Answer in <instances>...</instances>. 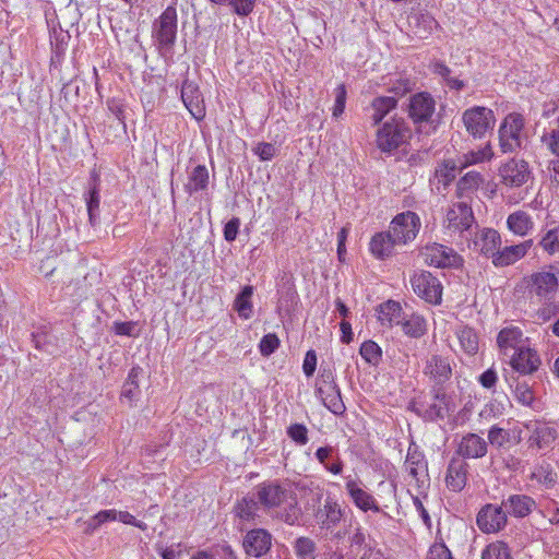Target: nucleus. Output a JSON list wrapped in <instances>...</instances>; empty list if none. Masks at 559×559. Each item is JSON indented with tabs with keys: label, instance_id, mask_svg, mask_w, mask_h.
<instances>
[{
	"label": "nucleus",
	"instance_id": "1",
	"mask_svg": "<svg viewBox=\"0 0 559 559\" xmlns=\"http://www.w3.org/2000/svg\"><path fill=\"white\" fill-rule=\"evenodd\" d=\"M525 289L531 298H535L540 307L535 312L536 320L547 322L559 313L556 296L559 292V269L548 265L523 277Z\"/></svg>",
	"mask_w": 559,
	"mask_h": 559
},
{
	"label": "nucleus",
	"instance_id": "2",
	"mask_svg": "<svg viewBox=\"0 0 559 559\" xmlns=\"http://www.w3.org/2000/svg\"><path fill=\"white\" fill-rule=\"evenodd\" d=\"M254 498L267 513L288 524H294L300 509L296 495L276 480L263 481L254 487Z\"/></svg>",
	"mask_w": 559,
	"mask_h": 559
},
{
	"label": "nucleus",
	"instance_id": "3",
	"mask_svg": "<svg viewBox=\"0 0 559 559\" xmlns=\"http://www.w3.org/2000/svg\"><path fill=\"white\" fill-rule=\"evenodd\" d=\"M412 131L402 118H392L377 130L376 145L383 153H392L405 144Z\"/></svg>",
	"mask_w": 559,
	"mask_h": 559
},
{
	"label": "nucleus",
	"instance_id": "4",
	"mask_svg": "<svg viewBox=\"0 0 559 559\" xmlns=\"http://www.w3.org/2000/svg\"><path fill=\"white\" fill-rule=\"evenodd\" d=\"M474 223L475 217L471 205L466 202H457L447 210L443 226L450 237H461Z\"/></svg>",
	"mask_w": 559,
	"mask_h": 559
},
{
	"label": "nucleus",
	"instance_id": "5",
	"mask_svg": "<svg viewBox=\"0 0 559 559\" xmlns=\"http://www.w3.org/2000/svg\"><path fill=\"white\" fill-rule=\"evenodd\" d=\"M524 118L519 112L509 114L499 127V147L502 153H513L521 147Z\"/></svg>",
	"mask_w": 559,
	"mask_h": 559
},
{
	"label": "nucleus",
	"instance_id": "6",
	"mask_svg": "<svg viewBox=\"0 0 559 559\" xmlns=\"http://www.w3.org/2000/svg\"><path fill=\"white\" fill-rule=\"evenodd\" d=\"M177 35V13L168 7L154 24V37L163 53L171 52Z\"/></svg>",
	"mask_w": 559,
	"mask_h": 559
},
{
	"label": "nucleus",
	"instance_id": "7",
	"mask_svg": "<svg viewBox=\"0 0 559 559\" xmlns=\"http://www.w3.org/2000/svg\"><path fill=\"white\" fill-rule=\"evenodd\" d=\"M466 131L474 138H481L493 128L495 115L489 108L475 106L466 109L462 117Z\"/></svg>",
	"mask_w": 559,
	"mask_h": 559
},
{
	"label": "nucleus",
	"instance_id": "8",
	"mask_svg": "<svg viewBox=\"0 0 559 559\" xmlns=\"http://www.w3.org/2000/svg\"><path fill=\"white\" fill-rule=\"evenodd\" d=\"M420 219L414 212L407 211L396 215L390 225V234L399 245H405L416 238Z\"/></svg>",
	"mask_w": 559,
	"mask_h": 559
},
{
	"label": "nucleus",
	"instance_id": "9",
	"mask_svg": "<svg viewBox=\"0 0 559 559\" xmlns=\"http://www.w3.org/2000/svg\"><path fill=\"white\" fill-rule=\"evenodd\" d=\"M411 284L414 293L431 305H439L442 300V285L440 281L429 272H420L413 275Z\"/></svg>",
	"mask_w": 559,
	"mask_h": 559
},
{
	"label": "nucleus",
	"instance_id": "10",
	"mask_svg": "<svg viewBox=\"0 0 559 559\" xmlns=\"http://www.w3.org/2000/svg\"><path fill=\"white\" fill-rule=\"evenodd\" d=\"M507 522L508 516L502 504L487 503L478 511L476 516L478 528L486 534H492L503 530Z\"/></svg>",
	"mask_w": 559,
	"mask_h": 559
},
{
	"label": "nucleus",
	"instance_id": "11",
	"mask_svg": "<svg viewBox=\"0 0 559 559\" xmlns=\"http://www.w3.org/2000/svg\"><path fill=\"white\" fill-rule=\"evenodd\" d=\"M421 255L427 264L436 267H459L463 262L454 249L440 243L426 246Z\"/></svg>",
	"mask_w": 559,
	"mask_h": 559
},
{
	"label": "nucleus",
	"instance_id": "12",
	"mask_svg": "<svg viewBox=\"0 0 559 559\" xmlns=\"http://www.w3.org/2000/svg\"><path fill=\"white\" fill-rule=\"evenodd\" d=\"M436 109V102L427 92L416 93L409 97L407 112L414 123L427 122Z\"/></svg>",
	"mask_w": 559,
	"mask_h": 559
},
{
	"label": "nucleus",
	"instance_id": "13",
	"mask_svg": "<svg viewBox=\"0 0 559 559\" xmlns=\"http://www.w3.org/2000/svg\"><path fill=\"white\" fill-rule=\"evenodd\" d=\"M181 99L191 116L201 121L205 117L203 95L195 82L186 79L181 86Z\"/></svg>",
	"mask_w": 559,
	"mask_h": 559
},
{
	"label": "nucleus",
	"instance_id": "14",
	"mask_svg": "<svg viewBox=\"0 0 559 559\" xmlns=\"http://www.w3.org/2000/svg\"><path fill=\"white\" fill-rule=\"evenodd\" d=\"M501 246L500 234L492 228H483L479 230L473 240L468 243V247L475 252L481 253L487 258L493 257Z\"/></svg>",
	"mask_w": 559,
	"mask_h": 559
},
{
	"label": "nucleus",
	"instance_id": "15",
	"mask_svg": "<svg viewBox=\"0 0 559 559\" xmlns=\"http://www.w3.org/2000/svg\"><path fill=\"white\" fill-rule=\"evenodd\" d=\"M530 174L528 164L523 159H510L499 168L502 182L509 187H521Z\"/></svg>",
	"mask_w": 559,
	"mask_h": 559
},
{
	"label": "nucleus",
	"instance_id": "16",
	"mask_svg": "<svg viewBox=\"0 0 559 559\" xmlns=\"http://www.w3.org/2000/svg\"><path fill=\"white\" fill-rule=\"evenodd\" d=\"M533 245V239H527L516 245L506 246L502 249L498 248L491 262L496 267L513 265L527 254Z\"/></svg>",
	"mask_w": 559,
	"mask_h": 559
},
{
	"label": "nucleus",
	"instance_id": "17",
	"mask_svg": "<svg viewBox=\"0 0 559 559\" xmlns=\"http://www.w3.org/2000/svg\"><path fill=\"white\" fill-rule=\"evenodd\" d=\"M468 463L461 457H452L449 462L445 475L447 487L454 491H462L468 479Z\"/></svg>",
	"mask_w": 559,
	"mask_h": 559
},
{
	"label": "nucleus",
	"instance_id": "18",
	"mask_svg": "<svg viewBox=\"0 0 559 559\" xmlns=\"http://www.w3.org/2000/svg\"><path fill=\"white\" fill-rule=\"evenodd\" d=\"M271 535L263 528H254L247 533L243 539V548L249 556L261 557L265 555L272 544Z\"/></svg>",
	"mask_w": 559,
	"mask_h": 559
},
{
	"label": "nucleus",
	"instance_id": "19",
	"mask_svg": "<svg viewBox=\"0 0 559 559\" xmlns=\"http://www.w3.org/2000/svg\"><path fill=\"white\" fill-rule=\"evenodd\" d=\"M487 441L476 433H467L462 437L456 453L461 459H480L487 454Z\"/></svg>",
	"mask_w": 559,
	"mask_h": 559
},
{
	"label": "nucleus",
	"instance_id": "20",
	"mask_svg": "<svg viewBox=\"0 0 559 559\" xmlns=\"http://www.w3.org/2000/svg\"><path fill=\"white\" fill-rule=\"evenodd\" d=\"M542 361L536 350L519 347L511 359V366L522 374H531L538 370Z\"/></svg>",
	"mask_w": 559,
	"mask_h": 559
},
{
	"label": "nucleus",
	"instance_id": "21",
	"mask_svg": "<svg viewBox=\"0 0 559 559\" xmlns=\"http://www.w3.org/2000/svg\"><path fill=\"white\" fill-rule=\"evenodd\" d=\"M424 373L437 383H443L451 378L452 368L448 358L432 355L426 361Z\"/></svg>",
	"mask_w": 559,
	"mask_h": 559
},
{
	"label": "nucleus",
	"instance_id": "22",
	"mask_svg": "<svg viewBox=\"0 0 559 559\" xmlns=\"http://www.w3.org/2000/svg\"><path fill=\"white\" fill-rule=\"evenodd\" d=\"M558 437L557 430L545 423H536L532 427V433L528 438L530 447H536L539 450L551 448Z\"/></svg>",
	"mask_w": 559,
	"mask_h": 559
},
{
	"label": "nucleus",
	"instance_id": "23",
	"mask_svg": "<svg viewBox=\"0 0 559 559\" xmlns=\"http://www.w3.org/2000/svg\"><path fill=\"white\" fill-rule=\"evenodd\" d=\"M502 506L506 513H509L514 518H525L535 509L536 503L533 498L526 495L516 493L502 500Z\"/></svg>",
	"mask_w": 559,
	"mask_h": 559
},
{
	"label": "nucleus",
	"instance_id": "24",
	"mask_svg": "<svg viewBox=\"0 0 559 559\" xmlns=\"http://www.w3.org/2000/svg\"><path fill=\"white\" fill-rule=\"evenodd\" d=\"M408 25L419 38H427L438 27V22L428 12H414L408 16Z\"/></svg>",
	"mask_w": 559,
	"mask_h": 559
},
{
	"label": "nucleus",
	"instance_id": "25",
	"mask_svg": "<svg viewBox=\"0 0 559 559\" xmlns=\"http://www.w3.org/2000/svg\"><path fill=\"white\" fill-rule=\"evenodd\" d=\"M318 522L322 527L326 530H333L343 519L342 507L337 501L332 498H328L323 504V508L317 512Z\"/></svg>",
	"mask_w": 559,
	"mask_h": 559
},
{
	"label": "nucleus",
	"instance_id": "26",
	"mask_svg": "<svg viewBox=\"0 0 559 559\" xmlns=\"http://www.w3.org/2000/svg\"><path fill=\"white\" fill-rule=\"evenodd\" d=\"M346 490L352 498L354 504L367 512V511H374L379 512L380 509L377 504L376 499L367 492L365 489L358 486V484L355 480H348L346 483Z\"/></svg>",
	"mask_w": 559,
	"mask_h": 559
},
{
	"label": "nucleus",
	"instance_id": "27",
	"mask_svg": "<svg viewBox=\"0 0 559 559\" xmlns=\"http://www.w3.org/2000/svg\"><path fill=\"white\" fill-rule=\"evenodd\" d=\"M507 227L512 234L525 237L533 231L535 223L527 212L519 210L508 216Z\"/></svg>",
	"mask_w": 559,
	"mask_h": 559
},
{
	"label": "nucleus",
	"instance_id": "28",
	"mask_svg": "<svg viewBox=\"0 0 559 559\" xmlns=\"http://www.w3.org/2000/svg\"><path fill=\"white\" fill-rule=\"evenodd\" d=\"M317 393L323 405L333 414L342 415L346 407L337 385L329 388H317Z\"/></svg>",
	"mask_w": 559,
	"mask_h": 559
},
{
	"label": "nucleus",
	"instance_id": "29",
	"mask_svg": "<svg viewBox=\"0 0 559 559\" xmlns=\"http://www.w3.org/2000/svg\"><path fill=\"white\" fill-rule=\"evenodd\" d=\"M484 177L477 171L466 173L456 183V197L471 199L484 183Z\"/></svg>",
	"mask_w": 559,
	"mask_h": 559
},
{
	"label": "nucleus",
	"instance_id": "30",
	"mask_svg": "<svg viewBox=\"0 0 559 559\" xmlns=\"http://www.w3.org/2000/svg\"><path fill=\"white\" fill-rule=\"evenodd\" d=\"M378 319L382 325H399L404 320L402 307L400 302L388 300L378 308Z\"/></svg>",
	"mask_w": 559,
	"mask_h": 559
},
{
	"label": "nucleus",
	"instance_id": "31",
	"mask_svg": "<svg viewBox=\"0 0 559 559\" xmlns=\"http://www.w3.org/2000/svg\"><path fill=\"white\" fill-rule=\"evenodd\" d=\"M399 245L390 231L379 233L371 238L370 251L378 259H385L393 253L394 247Z\"/></svg>",
	"mask_w": 559,
	"mask_h": 559
},
{
	"label": "nucleus",
	"instance_id": "32",
	"mask_svg": "<svg viewBox=\"0 0 559 559\" xmlns=\"http://www.w3.org/2000/svg\"><path fill=\"white\" fill-rule=\"evenodd\" d=\"M522 331L519 328L510 326L502 329L497 337V344L503 354H508V350H518L522 342Z\"/></svg>",
	"mask_w": 559,
	"mask_h": 559
},
{
	"label": "nucleus",
	"instance_id": "33",
	"mask_svg": "<svg viewBox=\"0 0 559 559\" xmlns=\"http://www.w3.org/2000/svg\"><path fill=\"white\" fill-rule=\"evenodd\" d=\"M456 337L459 340L461 349L467 355H475L479 348L478 336L476 332L469 326H460L456 330Z\"/></svg>",
	"mask_w": 559,
	"mask_h": 559
},
{
	"label": "nucleus",
	"instance_id": "34",
	"mask_svg": "<svg viewBox=\"0 0 559 559\" xmlns=\"http://www.w3.org/2000/svg\"><path fill=\"white\" fill-rule=\"evenodd\" d=\"M209 186V171L205 166L198 165L192 169L186 185V191L191 195L198 191L205 190Z\"/></svg>",
	"mask_w": 559,
	"mask_h": 559
},
{
	"label": "nucleus",
	"instance_id": "35",
	"mask_svg": "<svg viewBox=\"0 0 559 559\" xmlns=\"http://www.w3.org/2000/svg\"><path fill=\"white\" fill-rule=\"evenodd\" d=\"M397 105V100L393 96H378L371 102L372 121L378 124L392 109Z\"/></svg>",
	"mask_w": 559,
	"mask_h": 559
},
{
	"label": "nucleus",
	"instance_id": "36",
	"mask_svg": "<svg viewBox=\"0 0 559 559\" xmlns=\"http://www.w3.org/2000/svg\"><path fill=\"white\" fill-rule=\"evenodd\" d=\"M493 157V151L489 143L477 151H469L459 159V167L465 168L471 165L489 162Z\"/></svg>",
	"mask_w": 559,
	"mask_h": 559
},
{
	"label": "nucleus",
	"instance_id": "37",
	"mask_svg": "<svg viewBox=\"0 0 559 559\" xmlns=\"http://www.w3.org/2000/svg\"><path fill=\"white\" fill-rule=\"evenodd\" d=\"M253 295L252 286H245L242 290L237 295L234 301V308L238 312L240 318L249 319L252 314V302L251 297Z\"/></svg>",
	"mask_w": 559,
	"mask_h": 559
},
{
	"label": "nucleus",
	"instance_id": "38",
	"mask_svg": "<svg viewBox=\"0 0 559 559\" xmlns=\"http://www.w3.org/2000/svg\"><path fill=\"white\" fill-rule=\"evenodd\" d=\"M97 181L98 176L96 174H93V183L86 197L87 212L92 225L96 223L97 213L99 209V188Z\"/></svg>",
	"mask_w": 559,
	"mask_h": 559
},
{
	"label": "nucleus",
	"instance_id": "39",
	"mask_svg": "<svg viewBox=\"0 0 559 559\" xmlns=\"http://www.w3.org/2000/svg\"><path fill=\"white\" fill-rule=\"evenodd\" d=\"M260 508V503L254 496L252 498L245 497L236 504L235 512L241 520L250 521L254 520Z\"/></svg>",
	"mask_w": 559,
	"mask_h": 559
},
{
	"label": "nucleus",
	"instance_id": "40",
	"mask_svg": "<svg viewBox=\"0 0 559 559\" xmlns=\"http://www.w3.org/2000/svg\"><path fill=\"white\" fill-rule=\"evenodd\" d=\"M401 324L404 333L411 337H420L426 332V321L418 314H412L408 319L404 318Z\"/></svg>",
	"mask_w": 559,
	"mask_h": 559
},
{
	"label": "nucleus",
	"instance_id": "41",
	"mask_svg": "<svg viewBox=\"0 0 559 559\" xmlns=\"http://www.w3.org/2000/svg\"><path fill=\"white\" fill-rule=\"evenodd\" d=\"M141 373L140 367H133L128 376L126 383L123 384L121 396L128 399L130 402L138 397L140 389L138 384V378Z\"/></svg>",
	"mask_w": 559,
	"mask_h": 559
},
{
	"label": "nucleus",
	"instance_id": "42",
	"mask_svg": "<svg viewBox=\"0 0 559 559\" xmlns=\"http://www.w3.org/2000/svg\"><path fill=\"white\" fill-rule=\"evenodd\" d=\"M540 248L548 253L554 255L559 252V226L548 229L545 235L540 238Z\"/></svg>",
	"mask_w": 559,
	"mask_h": 559
},
{
	"label": "nucleus",
	"instance_id": "43",
	"mask_svg": "<svg viewBox=\"0 0 559 559\" xmlns=\"http://www.w3.org/2000/svg\"><path fill=\"white\" fill-rule=\"evenodd\" d=\"M481 559H511L510 548L503 542L491 543L484 549Z\"/></svg>",
	"mask_w": 559,
	"mask_h": 559
},
{
	"label": "nucleus",
	"instance_id": "44",
	"mask_svg": "<svg viewBox=\"0 0 559 559\" xmlns=\"http://www.w3.org/2000/svg\"><path fill=\"white\" fill-rule=\"evenodd\" d=\"M431 69L435 74L440 75L441 78H443L447 81V84L450 88L460 91L465 86L463 81L450 76L451 70L443 62H441V61L433 62L431 66Z\"/></svg>",
	"mask_w": 559,
	"mask_h": 559
},
{
	"label": "nucleus",
	"instance_id": "45",
	"mask_svg": "<svg viewBox=\"0 0 559 559\" xmlns=\"http://www.w3.org/2000/svg\"><path fill=\"white\" fill-rule=\"evenodd\" d=\"M359 353L361 357L370 365L377 366L382 356L380 346L373 341H366L361 344Z\"/></svg>",
	"mask_w": 559,
	"mask_h": 559
},
{
	"label": "nucleus",
	"instance_id": "46",
	"mask_svg": "<svg viewBox=\"0 0 559 559\" xmlns=\"http://www.w3.org/2000/svg\"><path fill=\"white\" fill-rule=\"evenodd\" d=\"M511 440L509 430L492 426L488 431V441L495 448H502Z\"/></svg>",
	"mask_w": 559,
	"mask_h": 559
},
{
	"label": "nucleus",
	"instance_id": "47",
	"mask_svg": "<svg viewBox=\"0 0 559 559\" xmlns=\"http://www.w3.org/2000/svg\"><path fill=\"white\" fill-rule=\"evenodd\" d=\"M543 145L554 155L559 156V124L556 129L545 131L540 136Z\"/></svg>",
	"mask_w": 559,
	"mask_h": 559
},
{
	"label": "nucleus",
	"instance_id": "48",
	"mask_svg": "<svg viewBox=\"0 0 559 559\" xmlns=\"http://www.w3.org/2000/svg\"><path fill=\"white\" fill-rule=\"evenodd\" d=\"M456 165L452 162H445L436 169V178L439 183L448 186L455 178Z\"/></svg>",
	"mask_w": 559,
	"mask_h": 559
},
{
	"label": "nucleus",
	"instance_id": "49",
	"mask_svg": "<svg viewBox=\"0 0 559 559\" xmlns=\"http://www.w3.org/2000/svg\"><path fill=\"white\" fill-rule=\"evenodd\" d=\"M416 82L411 78L401 76L391 83L389 91L396 96H404L415 88Z\"/></svg>",
	"mask_w": 559,
	"mask_h": 559
},
{
	"label": "nucleus",
	"instance_id": "50",
	"mask_svg": "<svg viewBox=\"0 0 559 559\" xmlns=\"http://www.w3.org/2000/svg\"><path fill=\"white\" fill-rule=\"evenodd\" d=\"M280 338L274 333H269L262 337L259 344L260 353L264 357L272 355L280 346Z\"/></svg>",
	"mask_w": 559,
	"mask_h": 559
},
{
	"label": "nucleus",
	"instance_id": "51",
	"mask_svg": "<svg viewBox=\"0 0 559 559\" xmlns=\"http://www.w3.org/2000/svg\"><path fill=\"white\" fill-rule=\"evenodd\" d=\"M515 399L524 406H531L534 402V392L527 383H518L514 390Z\"/></svg>",
	"mask_w": 559,
	"mask_h": 559
},
{
	"label": "nucleus",
	"instance_id": "52",
	"mask_svg": "<svg viewBox=\"0 0 559 559\" xmlns=\"http://www.w3.org/2000/svg\"><path fill=\"white\" fill-rule=\"evenodd\" d=\"M288 437L299 445L308 442V429L302 424H293L287 428Z\"/></svg>",
	"mask_w": 559,
	"mask_h": 559
},
{
	"label": "nucleus",
	"instance_id": "53",
	"mask_svg": "<svg viewBox=\"0 0 559 559\" xmlns=\"http://www.w3.org/2000/svg\"><path fill=\"white\" fill-rule=\"evenodd\" d=\"M296 554L300 559H312L314 551V544L311 539L301 537L295 544Z\"/></svg>",
	"mask_w": 559,
	"mask_h": 559
},
{
	"label": "nucleus",
	"instance_id": "54",
	"mask_svg": "<svg viewBox=\"0 0 559 559\" xmlns=\"http://www.w3.org/2000/svg\"><path fill=\"white\" fill-rule=\"evenodd\" d=\"M429 416L431 418H444L448 415L449 408L445 402V395H436V401L430 405Z\"/></svg>",
	"mask_w": 559,
	"mask_h": 559
},
{
	"label": "nucleus",
	"instance_id": "55",
	"mask_svg": "<svg viewBox=\"0 0 559 559\" xmlns=\"http://www.w3.org/2000/svg\"><path fill=\"white\" fill-rule=\"evenodd\" d=\"M334 94H335V103L333 106L332 115H333V117L338 118L344 112V109H345V103H346V96H347L345 85L344 84L338 85L335 88Z\"/></svg>",
	"mask_w": 559,
	"mask_h": 559
},
{
	"label": "nucleus",
	"instance_id": "56",
	"mask_svg": "<svg viewBox=\"0 0 559 559\" xmlns=\"http://www.w3.org/2000/svg\"><path fill=\"white\" fill-rule=\"evenodd\" d=\"M227 3L236 14L247 16L253 11L255 0H228Z\"/></svg>",
	"mask_w": 559,
	"mask_h": 559
},
{
	"label": "nucleus",
	"instance_id": "57",
	"mask_svg": "<svg viewBox=\"0 0 559 559\" xmlns=\"http://www.w3.org/2000/svg\"><path fill=\"white\" fill-rule=\"evenodd\" d=\"M253 152L261 160H271L276 154V147L272 143L262 142L254 147Z\"/></svg>",
	"mask_w": 559,
	"mask_h": 559
},
{
	"label": "nucleus",
	"instance_id": "58",
	"mask_svg": "<svg viewBox=\"0 0 559 559\" xmlns=\"http://www.w3.org/2000/svg\"><path fill=\"white\" fill-rule=\"evenodd\" d=\"M427 559H453L449 548L442 543L433 544L428 554Z\"/></svg>",
	"mask_w": 559,
	"mask_h": 559
},
{
	"label": "nucleus",
	"instance_id": "59",
	"mask_svg": "<svg viewBox=\"0 0 559 559\" xmlns=\"http://www.w3.org/2000/svg\"><path fill=\"white\" fill-rule=\"evenodd\" d=\"M116 521H120L123 524H129V525L135 526V527L140 528L141 531H146V528H147V525L144 522L138 521L128 511H117L116 510Z\"/></svg>",
	"mask_w": 559,
	"mask_h": 559
},
{
	"label": "nucleus",
	"instance_id": "60",
	"mask_svg": "<svg viewBox=\"0 0 559 559\" xmlns=\"http://www.w3.org/2000/svg\"><path fill=\"white\" fill-rule=\"evenodd\" d=\"M406 466L409 475L417 478L418 471L421 469L425 464L419 454H408L406 459Z\"/></svg>",
	"mask_w": 559,
	"mask_h": 559
},
{
	"label": "nucleus",
	"instance_id": "61",
	"mask_svg": "<svg viewBox=\"0 0 559 559\" xmlns=\"http://www.w3.org/2000/svg\"><path fill=\"white\" fill-rule=\"evenodd\" d=\"M317 368V354L313 349L306 353L302 370L306 377H312Z\"/></svg>",
	"mask_w": 559,
	"mask_h": 559
},
{
	"label": "nucleus",
	"instance_id": "62",
	"mask_svg": "<svg viewBox=\"0 0 559 559\" xmlns=\"http://www.w3.org/2000/svg\"><path fill=\"white\" fill-rule=\"evenodd\" d=\"M240 226V219L238 217L231 218L229 222L225 224L224 227V238L226 241H234L238 235Z\"/></svg>",
	"mask_w": 559,
	"mask_h": 559
},
{
	"label": "nucleus",
	"instance_id": "63",
	"mask_svg": "<svg viewBox=\"0 0 559 559\" xmlns=\"http://www.w3.org/2000/svg\"><path fill=\"white\" fill-rule=\"evenodd\" d=\"M107 107L110 110V112L123 124L124 123V106L123 104L117 99V98H110L107 100Z\"/></svg>",
	"mask_w": 559,
	"mask_h": 559
},
{
	"label": "nucleus",
	"instance_id": "64",
	"mask_svg": "<svg viewBox=\"0 0 559 559\" xmlns=\"http://www.w3.org/2000/svg\"><path fill=\"white\" fill-rule=\"evenodd\" d=\"M136 323L132 321L128 322H115L114 331L117 335L136 336L134 333Z\"/></svg>",
	"mask_w": 559,
	"mask_h": 559
}]
</instances>
